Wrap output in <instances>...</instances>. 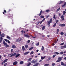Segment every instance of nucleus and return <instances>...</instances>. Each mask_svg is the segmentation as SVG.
Here are the masks:
<instances>
[{
    "instance_id": "c85d7f7f",
    "label": "nucleus",
    "mask_w": 66,
    "mask_h": 66,
    "mask_svg": "<svg viewBox=\"0 0 66 66\" xmlns=\"http://www.w3.org/2000/svg\"><path fill=\"white\" fill-rule=\"evenodd\" d=\"M6 38H8V39H11V38L9 36H7L6 37Z\"/></svg>"
},
{
    "instance_id": "a878e982",
    "label": "nucleus",
    "mask_w": 66,
    "mask_h": 66,
    "mask_svg": "<svg viewBox=\"0 0 66 66\" xmlns=\"http://www.w3.org/2000/svg\"><path fill=\"white\" fill-rule=\"evenodd\" d=\"M50 11V10H47L45 11V12L46 13H47V12H49Z\"/></svg>"
},
{
    "instance_id": "412c9836",
    "label": "nucleus",
    "mask_w": 66,
    "mask_h": 66,
    "mask_svg": "<svg viewBox=\"0 0 66 66\" xmlns=\"http://www.w3.org/2000/svg\"><path fill=\"white\" fill-rule=\"evenodd\" d=\"M42 10H41L40 11V12L39 15V16H40L41 15H42Z\"/></svg>"
},
{
    "instance_id": "aec40b11",
    "label": "nucleus",
    "mask_w": 66,
    "mask_h": 66,
    "mask_svg": "<svg viewBox=\"0 0 66 66\" xmlns=\"http://www.w3.org/2000/svg\"><path fill=\"white\" fill-rule=\"evenodd\" d=\"M46 58V56H44V57H41V59L42 60H44V59H45Z\"/></svg>"
},
{
    "instance_id": "4468645a",
    "label": "nucleus",
    "mask_w": 66,
    "mask_h": 66,
    "mask_svg": "<svg viewBox=\"0 0 66 66\" xmlns=\"http://www.w3.org/2000/svg\"><path fill=\"white\" fill-rule=\"evenodd\" d=\"M12 48H16V46L15 45H13L12 46Z\"/></svg>"
},
{
    "instance_id": "6e6552de",
    "label": "nucleus",
    "mask_w": 66,
    "mask_h": 66,
    "mask_svg": "<svg viewBox=\"0 0 66 66\" xmlns=\"http://www.w3.org/2000/svg\"><path fill=\"white\" fill-rule=\"evenodd\" d=\"M37 62L36 61H35L34 60H32L31 61V63H32V64H34V63H36Z\"/></svg>"
},
{
    "instance_id": "4be33fe9",
    "label": "nucleus",
    "mask_w": 66,
    "mask_h": 66,
    "mask_svg": "<svg viewBox=\"0 0 66 66\" xmlns=\"http://www.w3.org/2000/svg\"><path fill=\"white\" fill-rule=\"evenodd\" d=\"M61 48H66V45H65L64 46H61Z\"/></svg>"
},
{
    "instance_id": "e433bc0d",
    "label": "nucleus",
    "mask_w": 66,
    "mask_h": 66,
    "mask_svg": "<svg viewBox=\"0 0 66 66\" xmlns=\"http://www.w3.org/2000/svg\"><path fill=\"white\" fill-rule=\"evenodd\" d=\"M56 23H55L53 25V27H55L56 26Z\"/></svg>"
},
{
    "instance_id": "5fc2aeb1",
    "label": "nucleus",
    "mask_w": 66,
    "mask_h": 66,
    "mask_svg": "<svg viewBox=\"0 0 66 66\" xmlns=\"http://www.w3.org/2000/svg\"><path fill=\"white\" fill-rule=\"evenodd\" d=\"M64 44V43H62L61 44H60V45H63Z\"/></svg>"
},
{
    "instance_id": "2eb2a0df",
    "label": "nucleus",
    "mask_w": 66,
    "mask_h": 66,
    "mask_svg": "<svg viewBox=\"0 0 66 66\" xmlns=\"http://www.w3.org/2000/svg\"><path fill=\"white\" fill-rule=\"evenodd\" d=\"M66 2H65L64 3V4L62 5V7H64V6H65L66 5Z\"/></svg>"
},
{
    "instance_id": "473e14b6",
    "label": "nucleus",
    "mask_w": 66,
    "mask_h": 66,
    "mask_svg": "<svg viewBox=\"0 0 66 66\" xmlns=\"http://www.w3.org/2000/svg\"><path fill=\"white\" fill-rule=\"evenodd\" d=\"M44 46H43L42 47V48H41V50L42 51H43L44 50Z\"/></svg>"
},
{
    "instance_id": "c9c22d12",
    "label": "nucleus",
    "mask_w": 66,
    "mask_h": 66,
    "mask_svg": "<svg viewBox=\"0 0 66 66\" xmlns=\"http://www.w3.org/2000/svg\"><path fill=\"white\" fill-rule=\"evenodd\" d=\"M51 57H49L47 59V61H49V60H51Z\"/></svg>"
},
{
    "instance_id": "0e129e2a",
    "label": "nucleus",
    "mask_w": 66,
    "mask_h": 66,
    "mask_svg": "<svg viewBox=\"0 0 66 66\" xmlns=\"http://www.w3.org/2000/svg\"><path fill=\"white\" fill-rule=\"evenodd\" d=\"M23 30H22L21 31V33H23Z\"/></svg>"
},
{
    "instance_id": "603ef678",
    "label": "nucleus",
    "mask_w": 66,
    "mask_h": 66,
    "mask_svg": "<svg viewBox=\"0 0 66 66\" xmlns=\"http://www.w3.org/2000/svg\"><path fill=\"white\" fill-rule=\"evenodd\" d=\"M31 60H32V58H30L29 59V61H31Z\"/></svg>"
},
{
    "instance_id": "f257e3e1",
    "label": "nucleus",
    "mask_w": 66,
    "mask_h": 66,
    "mask_svg": "<svg viewBox=\"0 0 66 66\" xmlns=\"http://www.w3.org/2000/svg\"><path fill=\"white\" fill-rule=\"evenodd\" d=\"M52 19H50L49 21H48L47 22L48 23V26H49L48 27L50 26V23H51V22H52Z\"/></svg>"
},
{
    "instance_id": "bb28decb",
    "label": "nucleus",
    "mask_w": 66,
    "mask_h": 66,
    "mask_svg": "<svg viewBox=\"0 0 66 66\" xmlns=\"http://www.w3.org/2000/svg\"><path fill=\"white\" fill-rule=\"evenodd\" d=\"M12 16H13V14H12L11 15H10V16H7V18H9L11 17H12Z\"/></svg>"
},
{
    "instance_id": "f3484780",
    "label": "nucleus",
    "mask_w": 66,
    "mask_h": 66,
    "mask_svg": "<svg viewBox=\"0 0 66 66\" xmlns=\"http://www.w3.org/2000/svg\"><path fill=\"white\" fill-rule=\"evenodd\" d=\"M29 53V52H27L24 53V55H27V54H28Z\"/></svg>"
},
{
    "instance_id": "bf43d9fd",
    "label": "nucleus",
    "mask_w": 66,
    "mask_h": 66,
    "mask_svg": "<svg viewBox=\"0 0 66 66\" xmlns=\"http://www.w3.org/2000/svg\"><path fill=\"white\" fill-rule=\"evenodd\" d=\"M60 62V60H57V61H56V62Z\"/></svg>"
},
{
    "instance_id": "5701e85b",
    "label": "nucleus",
    "mask_w": 66,
    "mask_h": 66,
    "mask_svg": "<svg viewBox=\"0 0 66 66\" xmlns=\"http://www.w3.org/2000/svg\"><path fill=\"white\" fill-rule=\"evenodd\" d=\"M23 63V61H20V64H21V65Z\"/></svg>"
},
{
    "instance_id": "9d476101",
    "label": "nucleus",
    "mask_w": 66,
    "mask_h": 66,
    "mask_svg": "<svg viewBox=\"0 0 66 66\" xmlns=\"http://www.w3.org/2000/svg\"><path fill=\"white\" fill-rule=\"evenodd\" d=\"M8 61V59H6L5 60H4V61H3V63H6V62H7V61Z\"/></svg>"
},
{
    "instance_id": "423d86ee",
    "label": "nucleus",
    "mask_w": 66,
    "mask_h": 66,
    "mask_svg": "<svg viewBox=\"0 0 66 66\" xmlns=\"http://www.w3.org/2000/svg\"><path fill=\"white\" fill-rule=\"evenodd\" d=\"M18 62L17 61H15L13 63V65H17Z\"/></svg>"
},
{
    "instance_id": "69168bd1",
    "label": "nucleus",
    "mask_w": 66,
    "mask_h": 66,
    "mask_svg": "<svg viewBox=\"0 0 66 66\" xmlns=\"http://www.w3.org/2000/svg\"><path fill=\"white\" fill-rule=\"evenodd\" d=\"M7 42L8 43H10V41L8 40Z\"/></svg>"
},
{
    "instance_id": "f8f14e48",
    "label": "nucleus",
    "mask_w": 66,
    "mask_h": 66,
    "mask_svg": "<svg viewBox=\"0 0 66 66\" xmlns=\"http://www.w3.org/2000/svg\"><path fill=\"white\" fill-rule=\"evenodd\" d=\"M3 44L4 45V46H6V44H7L6 43H5V42L4 41H3Z\"/></svg>"
},
{
    "instance_id": "8fccbe9b",
    "label": "nucleus",
    "mask_w": 66,
    "mask_h": 66,
    "mask_svg": "<svg viewBox=\"0 0 66 66\" xmlns=\"http://www.w3.org/2000/svg\"><path fill=\"white\" fill-rule=\"evenodd\" d=\"M55 56H56V55L55 54V55H54L53 56V58H54V57H55Z\"/></svg>"
},
{
    "instance_id": "4c0bfd02",
    "label": "nucleus",
    "mask_w": 66,
    "mask_h": 66,
    "mask_svg": "<svg viewBox=\"0 0 66 66\" xmlns=\"http://www.w3.org/2000/svg\"><path fill=\"white\" fill-rule=\"evenodd\" d=\"M65 14H66V11H63V15H65Z\"/></svg>"
},
{
    "instance_id": "f03ea898",
    "label": "nucleus",
    "mask_w": 66,
    "mask_h": 66,
    "mask_svg": "<svg viewBox=\"0 0 66 66\" xmlns=\"http://www.w3.org/2000/svg\"><path fill=\"white\" fill-rule=\"evenodd\" d=\"M21 40H22V38H18V39H17L16 40V42L18 43V42H20V41H21Z\"/></svg>"
},
{
    "instance_id": "ddd939ff",
    "label": "nucleus",
    "mask_w": 66,
    "mask_h": 66,
    "mask_svg": "<svg viewBox=\"0 0 66 66\" xmlns=\"http://www.w3.org/2000/svg\"><path fill=\"white\" fill-rule=\"evenodd\" d=\"M45 28H46V27L45 26H44L42 28V30H44L45 29Z\"/></svg>"
},
{
    "instance_id": "680f3d73",
    "label": "nucleus",
    "mask_w": 66,
    "mask_h": 66,
    "mask_svg": "<svg viewBox=\"0 0 66 66\" xmlns=\"http://www.w3.org/2000/svg\"><path fill=\"white\" fill-rule=\"evenodd\" d=\"M2 38H3L1 36V40H2Z\"/></svg>"
},
{
    "instance_id": "6ab92c4d",
    "label": "nucleus",
    "mask_w": 66,
    "mask_h": 66,
    "mask_svg": "<svg viewBox=\"0 0 66 66\" xmlns=\"http://www.w3.org/2000/svg\"><path fill=\"white\" fill-rule=\"evenodd\" d=\"M39 64V63H37L33 65V66H37Z\"/></svg>"
},
{
    "instance_id": "dca6fc26",
    "label": "nucleus",
    "mask_w": 66,
    "mask_h": 66,
    "mask_svg": "<svg viewBox=\"0 0 66 66\" xmlns=\"http://www.w3.org/2000/svg\"><path fill=\"white\" fill-rule=\"evenodd\" d=\"M5 34H2L1 35V36L2 37H4Z\"/></svg>"
},
{
    "instance_id": "3c124183",
    "label": "nucleus",
    "mask_w": 66,
    "mask_h": 66,
    "mask_svg": "<svg viewBox=\"0 0 66 66\" xmlns=\"http://www.w3.org/2000/svg\"><path fill=\"white\" fill-rule=\"evenodd\" d=\"M59 22L58 20H56V23H57V22Z\"/></svg>"
},
{
    "instance_id": "49530a36",
    "label": "nucleus",
    "mask_w": 66,
    "mask_h": 66,
    "mask_svg": "<svg viewBox=\"0 0 66 66\" xmlns=\"http://www.w3.org/2000/svg\"><path fill=\"white\" fill-rule=\"evenodd\" d=\"M55 64L54 63H53L52 64V66H55Z\"/></svg>"
},
{
    "instance_id": "20e7f679",
    "label": "nucleus",
    "mask_w": 66,
    "mask_h": 66,
    "mask_svg": "<svg viewBox=\"0 0 66 66\" xmlns=\"http://www.w3.org/2000/svg\"><path fill=\"white\" fill-rule=\"evenodd\" d=\"M16 55V53H14V54H12L10 56V57H13V56H15Z\"/></svg>"
},
{
    "instance_id": "a211bd4d",
    "label": "nucleus",
    "mask_w": 66,
    "mask_h": 66,
    "mask_svg": "<svg viewBox=\"0 0 66 66\" xmlns=\"http://www.w3.org/2000/svg\"><path fill=\"white\" fill-rule=\"evenodd\" d=\"M22 50L23 51H24V50H25V48H24V46H23L22 47Z\"/></svg>"
},
{
    "instance_id": "09e8293b",
    "label": "nucleus",
    "mask_w": 66,
    "mask_h": 66,
    "mask_svg": "<svg viewBox=\"0 0 66 66\" xmlns=\"http://www.w3.org/2000/svg\"><path fill=\"white\" fill-rule=\"evenodd\" d=\"M36 45H37V46H38V45H39V42L37 44H36Z\"/></svg>"
},
{
    "instance_id": "79ce46f5",
    "label": "nucleus",
    "mask_w": 66,
    "mask_h": 66,
    "mask_svg": "<svg viewBox=\"0 0 66 66\" xmlns=\"http://www.w3.org/2000/svg\"><path fill=\"white\" fill-rule=\"evenodd\" d=\"M63 2L61 1L59 3V4H62Z\"/></svg>"
},
{
    "instance_id": "864d4df0",
    "label": "nucleus",
    "mask_w": 66,
    "mask_h": 66,
    "mask_svg": "<svg viewBox=\"0 0 66 66\" xmlns=\"http://www.w3.org/2000/svg\"><path fill=\"white\" fill-rule=\"evenodd\" d=\"M4 40L6 42H7V41H8V40H7V39H4Z\"/></svg>"
},
{
    "instance_id": "13d9d810",
    "label": "nucleus",
    "mask_w": 66,
    "mask_h": 66,
    "mask_svg": "<svg viewBox=\"0 0 66 66\" xmlns=\"http://www.w3.org/2000/svg\"><path fill=\"white\" fill-rule=\"evenodd\" d=\"M11 52H12L13 51V49H12L11 50Z\"/></svg>"
},
{
    "instance_id": "9b49d317",
    "label": "nucleus",
    "mask_w": 66,
    "mask_h": 66,
    "mask_svg": "<svg viewBox=\"0 0 66 66\" xmlns=\"http://www.w3.org/2000/svg\"><path fill=\"white\" fill-rule=\"evenodd\" d=\"M64 16L62 15L61 16V18L62 19V20H64Z\"/></svg>"
},
{
    "instance_id": "de8ad7c7",
    "label": "nucleus",
    "mask_w": 66,
    "mask_h": 66,
    "mask_svg": "<svg viewBox=\"0 0 66 66\" xmlns=\"http://www.w3.org/2000/svg\"><path fill=\"white\" fill-rule=\"evenodd\" d=\"M7 65V63H5L4 65V66H6Z\"/></svg>"
},
{
    "instance_id": "37998d69",
    "label": "nucleus",
    "mask_w": 66,
    "mask_h": 66,
    "mask_svg": "<svg viewBox=\"0 0 66 66\" xmlns=\"http://www.w3.org/2000/svg\"><path fill=\"white\" fill-rule=\"evenodd\" d=\"M40 18H44V16L43 15H41L40 16Z\"/></svg>"
},
{
    "instance_id": "f704fd0d",
    "label": "nucleus",
    "mask_w": 66,
    "mask_h": 66,
    "mask_svg": "<svg viewBox=\"0 0 66 66\" xmlns=\"http://www.w3.org/2000/svg\"><path fill=\"white\" fill-rule=\"evenodd\" d=\"M31 64V62H29V63H28L27 64V66H29Z\"/></svg>"
},
{
    "instance_id": "a19ab883",
    "label": "nucleus",
    "mask_w": 66,
    "mask_h": 66,
    "mask_svg": "<svg viewBox=\"0 0 66 66\" xmlns=\"http://www.w3.org/2000/svg\"><path fill=\"white\" fill-rule=\"evenodd\" d=\"M61 7H60L59 9H57V11L58 12V11H60V9Z\"/></svg>"
},
{
    "instance_id": "cd10ccee",
    "label": "nucleus",
    "mask_w": 66,
    "mask_h": 66,
    "mask_svg": "<svg viewBox=\"0 0 66 66\" xmlns=\"http://www.w3.org/2000/svg\"><path fill=\"white\" fill-rule=\"evenodd\" d=\"M59 29H57L56 34H58L59 33Z\"/></svg>"
},
{
    "instance_id": "c756f323",
    "label": "nucleus",
    "mask_w": 66,
    "mask_h": 66,
    "mask_svg": "<svg viewBox=\"0 0 66 66\" xmlns=\"http://www.w3.org/2000/svg\"><path fill=\"white\" fill-rule=\"evenodd\" d=\"M25 47L26 48H28V45H25Z\"/></svg>"
},
{
    "instance_id": "b1692460",
    "label": "nucleus",
    "mask_w": 66,
    "mask_h": 66,
    "mask_svg": "<svg viewBox=\"0 0 66 66\" xmlns=\"http://www.w3.org/2000/svg\"><path fill=\"white\" fill-rule=\"evenodd\" d=\"M61 65L62 66H63L64 65V63L63 62H61Z\"/></svg>"
},
{
    "instance_id": "e2e57ef3",
    "label": "nucleus",
    "mask_w": 66,
    "mask_h": 66,
    "mask_svg": "<svg viewBox=\"0 0 66 66\" xmlns=\"http://www.w3.org/2000/svg\"><path fill=\"white\" fill-rule=\"evenodd\" d=\"M42 22H43V21H41L40 23V24H42Z\"/></svg>"
},
{
    "instance_id": "ea45409f",
    "label": "nucleus",
    "mask_w": 66,
    "mask_h": 66,
    "mask_svg": "<svg viewBox=\"0 0 66 66\" xmlns=\"http://www.w3.org/2000/svg\"><path fill=\"white\" fill-rule=\"evenodd\" d=\"M49 65L48 64H45L44 65V66H49Z\"/></svg>"
},
{
    "instance_id": "393cba45",
    "label": "nucleus",
    "mask_w": 66,
    "mask_h": 66,
    "mask_svg": "<svg viewBox=\"0 0 66 66\" xmlns=\"http://www.w3.org/2000/svg\"><path fill=\"white\" fill-rule=\"evenodd\" d=\"M54 53L55 54H56L57 55H58V54H59V53L56 52H55Z\"/></svg>"
},
{
    "instance_id": "1a4fd4ad",
    "label": "nucleus",
    "mask_w": 66,
    "mask_h": 66,
    "mask_svg": "<svg viewBox=\"0 0 66 66\" xmlns=\"http://www.w3.org/2000/svg\"><path fill=\"white\" fill-rule=\"evenodd\" d=\"M24 36L26 37H28V38H29V37H30V36H29L28 35L25 34L24 35Z\"/></svg>"
},
{
    "instance_id": "4d7b16f0",
    "label": "nucleus",
    "mask_w": 66,
    "mask_h": 66,
    "mask_svg": "<svg viewBox=\"0 0 66 66\" xmlns=\"http://www.w3.org/2000/svg\"><path fill=\"white\" fill-rule=\"evenodd\" d=\"M45 20V18H44L42 20V21H44Z\"/></svg>"
},
{
    "instance_id": "58836bf2",
    "label": "nucleus",
    "mask_w": 66,
    "mask_h": 66,
    "mask_svg": "<svg viewBox=\"0 0 66 66\" xmlns=\"http://www.w3.org/2000/svg\"><path fill=\"white\" fill-rule=\"evenodd\" d=\"M63 53H64V52H60L59 53V54H63Z\"/></svg>"
},
{
    "instance_id": "2f4dec72",
    "label": "nucleus",
    "mask_w": 66,
    "mask_h": 66,
    "mask_svg": "<svg viewBox=\"0 0 66 66\" xmlns=\"http://www.w3.org/2000/svg\"><path fill=\"white\" fill-rule=\"evenodd\" d=\"M53 18L54 19H55H55H56V18H55V15H54Z\"/></svg>"
},
{
    "instance_id": "774afa93",
    "label": "nucleus",
    "mask_w": 66,
    "mask_h": 66,
    "mask_svg": "<svg viewBox=\"0 0 66 66\" xmlns=\"http://www.w3.org/2000/svg\"><path fill=\"white\" fill-rule=\"evenodd\" d=\"M64 60H66V57H65L64 58Z\"/></svg>"
},
{
    "instance_id": "7ed1b4c3",
    "label": "nucleus",
    "mask_w": 66,
    "mask_h": 66,
    "mask_svg": "<svg viewBox=\"0 0 66 66\" xmlns=\"http://www.w3.org/2000/svg\"><path fill=\"white\" fill-rule=\"evenodd\" d=\"M65 24H59V26L60 27H64V26H65Z\"/></svg>"
},
{
    "instance_id": "7c9ffc66",
    "label": "nucleus",
    "mask_w": 66,
    "mask_h": 66,
    "mask_svg": "<svg viewBox=\"0 0 66 66\" xmlns=\"http://www.w3.org/2000/svg\"><path fill=\"white\" fill-rule=\"evenodd\" d=\"M34 48V47H32L29 49V50H32V49H33Z\"/></svg>"
},
{
    "instance_id": "6e6d98bb",
    "label": "nucleus",
    "mask_w": 66,
    "mask_h": 66,
    "mask_svg": "<svg viewBox=\"0 0 66 66\" xmlns=\"http://www.w3.org/2000/svg\"><path fill=\"white\" fill-rule=\"evenodd\" d=\"M30 40H28L27 42L28 43H30Z\"/></svg>"
},
{
    "instance_id": "a18cd8bd",
    "label": "nucleus",
    "mask_w": 66,
    "mask_h": 66,
    "mask_svg": "<svg viewBox=\"0 0 66 66\" xmlns=\"http://www.w3.org/2000/svg\"><path fill=\"white\" fill-rule=\"evenodd\" d=\"M34 53V52L33 51H32L30 53V54H32Z\"/></svg>"
},
{
    "instance_id": "72a5a7b5",
    "label": "nucleus",
    "mask_w": 66,
    "mask_h": 66,
    "mask_svg": "<svg viewBox=\"0 0 66 66\" xmlns=\"http://www.w3.org/2000/svg\"><path fill=\"white\" fill-rule=\"evenodd\" d=\"M64 33L63 32H61L60 33V34L61 35H64Z\"/></svg>"
},
{
    "instance_id": "39448f33",
    "label": "nucleus",
    "mask_w": 66,
    "mask_h": 66,
    "mask_svg": "<svg viewBox=\"0 0 66 66\" xmlns=\"http://www.w3.org/2000/svg\"><path fill=\"white\" fill-rule=\"evenodd\" d=\"M20 54H19V53H18L17 54L15 55V57L16 58H17L18 56H20Z\"/></svg>"
},
{
    "instance_id": "c03bdc74",
    "label": "nucleus",
    "mask_w": 66,
    "mask_h": 66,
    "mask_svg": "<svg viewBox=\"0 0 66 66\" xmlns=\"http://www.w3.org/2000/svg\"><path fill=\"white\" fill-rule=\"evenodd\" d=\"M6 48H7V47H9V46L8 45H7V44H6Z\"/></svg>"
},
{
    "instance_id": "0eeeda50",
    "label": "nucleus",
    "mask_w": 66,
    "mask_h": 66,
    "mask_svg": "<svg viewBox=\"0 0 66 66\" xmlns=\"http://www.w3.org/2000/svg\"><path fill=\"white\" fill-rule=\"evenodd\" d=\"M62 57H59L58 58V60H59L60 61H61V60H62Z\"/></svg>"
},
{
    "instance_id": "052dcab7",
    "label": "nucleus",
    "mask_w": 66,
    "mask_h": 66,
    "mask_svg": "<svg viewBox=\"0 0 66 66\" xmlns=\"http://www.w3.org/2000/svg\"><path fill=\"white\" fill-rule=\"evenodd\" d=\"M4 12L5 13H6V11L5 10H4Z\"/></svg>"
},
{
    "instance_id": "338daca9",
    "label": "nucleus",
    "mask_w": 66,
    "mask_h": 66,
    "mask_svg": "<svg viewBox=\"0 0 66 66\" xmlns=\"http://www.w3.org/2000/svg\"><path fill=\"white\" fill-rule=\"evenodd\" d=\"M2 40H0V43H1V42H2Z\"/></svg>"
}]
</instances>
